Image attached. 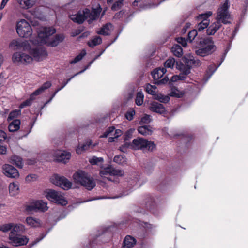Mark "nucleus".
Returning a JSON list of instances; mask_svg holds the SVG:
<instances>
[{
  "label": "nucleus",
  "mask_w": 248,
  "mask_h": 248,
  "mask_svg": "<svg viewBox=\"0 0 248 248\" xmlns=\"http://www.w3.org/2000/svg\"><path fill=\"white\" fill-rule=\"evenodd\" d=\"M85 54H86L85 51H83V52H81L80 54H79V55L77 56L74 58V60H73L72 61H71L70 62V63L71 64H75V63H77L78 62L80 61L83 58V57L85 55Z\"/></svg>",
  "instance_id": "nucleus-48"
},
{
  "label": "nucleus",
  "mask_w": 248,
  "mask_h": 248,
  "mask_svg": "<svg viewBox=\"0 0 248 248\" xmlns=\"http://www.w3.org/2000/svg\"><path fill=\"white\" fill-rule=\"evenodd\" d=\"M101 10V9L100 7L96 9H93L91 11L89 9H85V14L87 15L89 23L98 17Z\"/></svg>",
  "instance_id": "nucleus-20"
},
{
  "label": "nucleus",
  "mask_w": 248,
  "mask_h": 248,
  "mask_svg": "<svg viewBox=\"0 0 248 248\" xmlns=\"http://www.w3.org/2000/svg\"><path fill=\"white\" fill-rule=\"evenodd\" d=\"M170 95L171 96L180 98L182 96V94L177 89H174L172 90L170 93Z\"/></svg>",
  "instance_id": "nucleus-54"
},
{
  "label": "nucleus",
  "mask_w": 248,
  "mask_h": 248,
  "mask_svg": "<svg viewBox=\"0 0 248 248\" xmlns=\"http://www.w3.org/2000/svg\"><path fill=\"white\" fill-rule=\"evenodd\" d=\"M11 162L13 164H15L16 166L20 168L23 167V162L22 158L17 155H13L11 158Z\"/></svg>",
  "instance_id": "nucleus-37"
},
{
  "label": "nucleus",
  "mask_w": 248,
  "mask_h": 248,
  "mask_svg": "<svg viewBox=\"0 0 248 248\" xmlns=\"http://www.w3.org/2000/svg\"><path fill=\"white\" fill-rule=\"evenodd\" d=\"M124 0H118L116 1L112 6L111 9L113 11H117L120 9L123 5Z\"/></svg>",
  "instance_id": "nucleus-44"
},
{
  "label": "nucleus",
  "mask_w": 248,
  "mask_h": 248,
  "mask_svg": "<svg viewBox=\"0 0 248 248\" xmlns=\"http://www.w3.org/2000/svg\"><path fill=\"white\" fill-rule=\"evenodd\" d=\"M171 51L175 56L178 57H181L183 55V49L179 45H173L171 48Z\"/></svg>",
  "instance_id": "nucleus-35"
},
{
  "label": "nucleus",
  "mask_w": 248,
  "mask_h": 248,
  "mask_svg": "<svg viewBox=\"0 0 248 248\" xmlns=\"http://www.w3.org/2000/svg\"><path fill=\"white\" fill-rule=\"evenodd\" d=\"M56 32V30L52 27H42L38 32V36L34 41H31L33 44L41 46L47 43V38Z\"/></svg>",
  "instance_id": "nucleus-4"
},
{
  "label": "nucleus",
  "mask_w": 248,
  "mask_h": 248,
  "mask_svg": "<svg viewBox=\"0 0 248 248\" xmlns=\"http://www.w3.org/2000/svg\"><path fill=\"white\" fill-rule=\"evenodd\" d=\"M21 124L20 121L19 119L13 120L9 123L8 129L10 132H14L18 130L20 128Z\"/></svg>",
  "instance_id": "nucleus-29"
},
{
  "label": "nucleus",
  "mask_w": 248,
  "mask_h": 248,
  "mask_svg": "<svg viewBox=\"0 0 248 248\" xmlns=\"http://www.w3.org/2000/svg\"><path fill=\"white\" fill-rule=\"evenodd\" d=\"M169 81V78L167 77H165L164 78L161 79H159L157 81L155 82V83L157 85H162L167 83Z\"/></svg>",
  "instance_id": "nucleus-55"
},
{
  "label": "nucleus",
  "mask_w": 248,
  "mask_h": 248,
  "mask_svg": "<svg viewBox=\"0 0 248 248\" xmlns=\"http://www.w3.org/2000/svg\"><path fill=\"white\" fill-rule=\"evenodd\" d=\"M229 7V0H225L224 3L218 8L216 21L212 23L207 28L206 30L207 35H214L221 28L222 23L227 24L230 23L228 21L231 16L228 11Z\"/></svg>",
  "instance_id": "nucleus-1"
},
{
  "label": "nucleus",
  "mask_w": 248,
  "mask_h": 248,
  "mask_svg": "<svg viewBox=\"0 0 248 248\" xmlns=\"http://www.w3.org/2000/svg\"><path fill=\"white\" fill-rule=\"evenodd\" d=\"M13 227V223H5L0 225V231L6 233L9 231H11Z\"/></svg>",
  "instance_id": "nucleus-38"
},
{
  "label": "nucleus",
  "mask_w": 248,
  "mask_h": 248,
  "mask_svg": "<svg viewBox=\"0 0 248 248\" xmlns=\"http://www.w3.org/2000/svg\"><path fill=\"white\" fill-rule=\"evenodd\" d=\"M35 206H36L37 211L45 212L48 209L46 202L42 201H36L35 202Z\"/></svg>",
  "instance_id": "nucleus-34"
},
{
  "label": "nucleus",
  "mask_w": 248,
  "mask_h": 248,
  "mask_svg": "<svg viewBox=\"0 0 248 248\" xmlns=\"http://www.w3.org/2000/svg\"><path fill=\"white\" fill-rule=\"evenodd\" d=\"M73 177L76 183L81 184L88 190H92L96 186L94 179L83 170L77 171L73 174Z\"/></svg>",
  "instance_id": "nucleus-3"
},
{
  "label": "nucleus",
  "mask_w": 248,
  "mask_h": 248,
  "mask_svg": "<svg viewBox=\"0 0 248 248\" xmlns=\"http://www.w3.org/2000/svg\"><path fill=\"white\" fill-rule=\"evenodd\" d=\"M100 175L103 182H105L106 181L108 180V165L105 167H101Z\"/></svg>",
  "instance_id": "nucleus-32"
},
{
  "label": "nucleus",
  "mask_w": 248,
  "mask_h": 248,
  "mask_svg": "<svg viewBox=\"0 0 248 248\" xmlns=\"http://www.w3.org/2000/svg\"><path fill=\"white\" fill-rule=\"evenodd\" d=\"M64 38V36L63 34H57L54 38L49 43V45L51 46H56L60 43L62 42Z\"/></svg>",
  "instance_id": "nucleus-33"
},
{
  "label": "nucleus",
  "mask_w": 248,
  "mask_h": 248,
  "mask_svg": "<svg viewBox=\"0 0 248 248\" xmlns=\"http://www.w3.org/2000/svg\"><path fill=\"white\" fill-rule=\"evenodd\" d=\"M82 31V30L80 29H76L71 32V36L73 37L76 36L79 34Z\"/></svg>",
  "instance_id": "nucleus-62"
},
{
  "label": "nucleus",
  "mask_w": 248,
  "mask_h": 248,
  "mask_svg": "<svg viewBox=\"0 0 248 248\" xmlns=\"http://www.w3.org/2000/svg\"><path fill=\"white\" fill-rule=\"evenodd\" d=\"M7 153V148L3 145H0V154L5 155Z\"/></svg>",
  "instance_id": "nucleus-63"
},
{
  "label": "nucleus",
  "mask_w": 248,
  "mask_h": 248,
  "mask_svg": "<svg viewBox=\"0 0 248 248\" xmlns=\"http://www.w3.org/2000/svg\"><path fill=\"white\" fill-rule=\"evenodd\" d=\"M28 52L35 60L38 61L43 60L47 55L46 49L40 46L33 49H31V48Z\"/></svg>",
  "instance_id": "nucleus-13"
},
{
  "label": "nucleus",
  "mask_w": 248,
  "mask_h": 248,
  "mask_svg": "<svg viewBox=\"0 0 248 248\" xmlns=\"http://www.w3.org/2000/svg\"><path fill=\"white\" fill-rule=\"evenodd\" d=\"M122 134V131L120 129H116L114 133H113L112 136H111L113 138V140H114V138H117L119 137Z\"/></svg>",
  "instance_id": "nucleus-59"
},
{
  "label": "nucleus",
  "mask_w": 248,
  "mask_h": 248,
  "mask_svg": "<svg viewBox=\"0 0 248 248\" xmlns=\"http://www.w3.org/2000/svg\"><path fill=\"white\" fill-rule=\"evenodd\" d=\"M151 120V119L150 116L145 115L141 118L140 122L144 124H148L150 122Z\"/></svg>",
  "instance_id": "nucleus-56"
},
{
  "label": "nucleus",
  "mask_w": 248,
  "mask_h": 248,
  "mask_svg": "<svg viewBox=\"0 0 248 248\" xmlns=\"http://www.w3.org/2000/svg\"><path fill=\"white\" fill-rule=\"evenodd\" d=\"M211 15L212 12H208L205 14H202L198 16V19L202 20V21L197 25V29L199 31H202L203 29L208 27L209 24V20L208 18Z\"/></svg>",
  "instance_id": "nucleus-16"
},
{
  "label": "nucleus",
  "mask_w": 248,
  "mask_h": 248,
  "mask_svg": "<svg viewBox=\"0 0 248 248\" xmlns=\"http://www.w3.org/2000/svg\"><path fill=\"white\" fill-rule=\"evenodd\" d=\"M85 54H86L85 51H83V52H81L80 54H79V55L77 56L74 58V60H73L72 61H71L70 62V63L71 64H75V63H77L78 62L80 61L83 58V57L85 55Z\"/></svg>",
  "instance_id": "nucleus-47"
},
{
  "label": "nucleus",
  "mask_w": 248,
  "mask_h": 248,
  "mask_svg": "<svg viewBox=\"0 0 248 248\" xmlns=\"http://www.w3.org/2000/svg\"><path fill=\"white\" fill-rule=\"evenodd\" d=\"M51 86V83L50 81H47L44 83L39 88L33 92L30 96V98L20 104L19 108H24L27 106H30L33 100L35 98V96H37L42 93L45 90L48 89Z\"/></svg>",
  "instance_id": "nucleus-7"
},
{
  "label": "nucleus",
  "mask_w": 248,
  "mask_h": 248,
  "mask_svg": "<svg viewBox=\"0 0 248 248\" xmlns=\"http://www.w3.org/2000/svg\"><path fill=\"white\" fill-rule=\"evenodd\" d=\"M166 72L165 68L156 69L152 73V77L155 81H157L161 78Z\"/></svg>",
  "instance_id": "nucleus-26"
},
{
  "label": "nucleus",
  "mask_w": 248,
  "mask_h": 248,
  "mask_svg": "<svg viewBox=\"0 0 248 248\" xmlns=\"http://www.w3.org/2000/svg\"><path fill=\"white\" fill-rule=\"evenodd\" d=\"M26 210L28 212L37 211L36 206H35V202L27 205L26 206Z\"/></svg>",
  "instance_id": "nucleus-51"
},
{
  "label": "nucleus",
  "mask_w": 248,
  "mask_h": 248,
  "mask_svg": "<svg viewBox=\"0 0 248 248\" xmlns=\"http://www.w3.org/2000/svg\"><path fill=\"white\" fill-rule=\"evenodd\" d=\"M102 42V39L99 36H95L93 39H91L87 43L88 45L91 47H93L95 46L99 45Z\"/></svg>",
  "instance_id": "nucleus-36"
},
{
  "label": "nucleus",
  "mask_w": 248,
  "mask_h": 248,
  "mask_svg": "<svg viewBox=\"0 0 248 248\" xmlns=\"http://www.w3.org/2000/svg\"><path fill=\"white\" fill-rule=\"evenodd\" d=\"M25 231L24 225L21 224L13 223V227L10 231L9 235H13L14 234H21Z\"/></svg>",
  "instance_id": "nucleus-23"
},
{
  "label": "nucleus",
  "mask_w": 248,
  "mask_h": 248,
  "mask_svg": "<svg viewBox=\"0 0 248 248\" xmlns=\"http://www.w3.org/2000/svg\"><path fill=\"white\" fill-rule=\"evenodd\" d=\"M136 239L130 235H127L123 242V247L124 248H130L132 247L135 244Z\"/></svg>",
  "instance_id": "nucleus-30"
},
{
  "label": "nucleus",
  "mask_w": 248,
  "mask_h": 248,
  "mask_svg": "<svg viewBox=\"0 0 248 248\" xmlns=\"http://www.w3.org/2000/svg\"><path fill=\"white\" fill-rule=\"evenodd\" d=\"M199 45V48L195 52L197 55L201 57H205L212 54L216 49L212 38L210 37L200 40Z\"/></svg>",
  "instance_id": "nucleus-2"
},
{
  "label": "nucleus",
  "mask_w": 248,
  "mask_h": 248,
  "mask_svg": "<svg viewBox=\"0 0 248 248\" xmlns=\"http://www.w3.org/2000/svg\"><path fill=\"white\" fill-rule=\"evenodd\" d=\"M135 115V111L133 108H130L126 112L124 116L125 118L128 121L133 120L134 116Z\"/></svg>",
  "instance_id": "nucleus-40"
},
{
  "label": "nucleus",
  "mask_w": 248,
  "mask_h": 248,
  "mask_svg": "<svg viewBox=\"0 0 248 248\" xmlns=\"http://www.w3.org/2000/svg\"><path fill=\"white\" fill-rule=\"evenodd\" d=\"M8 239L9 243L15 247L26 245L29 240V239L26 236L21 234L9 235Z\"/></svg>",
  "instance_id": "nucleus-9"
},
{
  "label": "nucleus",
  "mask_w": 248,
  "mask_h": 248,
  "mask_svg": "<svg viewBox=\"0 0 248 248\" xmlns=\"http://www.w3.org/2000/svg\"><path fill=\"white\" fill-rule=\"evenodd\" d=\"M85 54H86L85 51H83V52H81L80 54H79V55L77 56L74 58V60H73L72 61H71L70 62V63L71 64H75V63H77L78 62L80 61L83 58V57L85 55Z\"/></svg>",
  "instance_id": "nucleus-46"
},
{
  "label": "nucleus",
  "mask_w": 248,
  "mask_h": 248,
  "mask_svg": "<svg viewBox=\"0 0 248 248\" xmlns=\"http://www.w3.org/2000/svg\"><path fill=\"white\" fill-rule=\"evenodd\" d=\"M181 72L179 75L173 76L171 79V82H175L178 80H184L186 79V76L190 72L189 68H185L184 65H181V67L179 68Z\"/></svg>",
  "instance_id": "nucleus-19"
},
{
  "label": "nucleus",
  "mask_w": 248,
  "mask_h": 248,
  "mask_svg": "<svg viewBox=\"0 0 248 248\" xmlns=\"http://www.w3.org/2000/svg\"><path fill=\"white\" fill-rule=\"evenodd\" d=\"M114 162L118 164H123L124 161V159L121 155H118L115 156L113 159Z\"/></svg>",
  "instance_id": "nucleus-53"
},
{
  "label": "nucleus",
  "mask_w": 248,
  "mask_h": 248,
  "mask_svg": "<svg viewBox=\"0 0 248 248\" xmlns=\"http://www.w3.org/2000/svg\"><path fill=\"white\" fill-rule=\"evenodd\" d=\"M2 169L3 174L8 177L17 178L19 176L18 170L11 165L4 164Z\"/></svg>",
  "instance_id": "nucleus-15"
},
{
  "label": "nucleus",
  "mask_w": 248,
  "mask_h": 248,
  "mask_svg": "<svg viewBox=\"0 0 248 248\" xmlns=\"http://www.w3.org/2000/svg\"><path fill=\"white\" fill-rule=\"evenodd\" d=\"M115 130V128L114 126L109 127V142L114 141L111 136H112L113 133H114Z\"/></svg>",
  "instance_id": "nucleus-58"
},
{
  "label": "nucleus",
  "mask_w": 248,
  "mask_h": 248,
  "mask_svg": "<svg viewBox=\"0 0 248 248\" xmlns=\"http://www.w3.org/2000/svg\"><path fill=\"white\" fill-rule=\"evenodd\" d=\"M28 51H21L14 53L12 57L14 63L27 64L31 63L33 60L32 56L27 53Z\"/></svg>",
  "instance_id": "nucleus-8"
},
{
  "label": "nucleus",
  "mask_w": 248,
  "mask_h": 248,
  "mask_svg": "<svg viewBox=\"0 0 248 248\" xmlns=\"http://www.w3.org/2000/svg\"><path fill=\"white\" fill-rule=\"evenodd\" d=\"M6 138V133L4 131L0 130V141H4Z\"/></svg>",
  "instance_id": "nucleus-60"
},
{
  "label": "nucleus",
  "mask_w": 248,
  "mask_h": 248,
  "mask_svg": "<svg viewBox=\"0 0 248 248\" xmlns=\"http://www.w3.org/2000/svg\"><path fill=\"white\" fill-rule=\"evenodd\" d=\"M20 7L24 9H28L32 7L37 0H16Z\"/></svg>",
  "instance_id": "nucleus-24"
},
{
  "label": "nucleus",
  "mask_w": 248,
  "mask_h": 248,
  "mask_svg": "<svg viewBox=\"0 0 248 248\" xmlns=\"http://www.w3.org/2000/svg\"><path fill=\"white\" fill-rule=\"evenodd\" d=\"M46 197L48 200L62 205H65L67 203L65 198L60 193L54 190H49L46 193Z\"/></svg>",
  "instance_id": "nucleus-10"
},
{
  "label": "nucleus",
  "mask_w": 248,
  "mask_h": 248,
  "mask_svg": "<svg viewBox=\"0 0 248 248\" xmlns=\"http://www.w3.org/2000/svg\"><path fill=\"white\" fill-rule=\"evenodd\" d=\"M177 41L178 43L181 44L184 47H185L187 45V40L185 38L183 37H179L177 39Z\"/></svg>",
  "instance_id": "nucleus-57"
},
{
  "label": "nucleus",
  "mask_w": 248,
  "mask_h": 248,
  "mask_svg": "<svg viewBox=\"0 0 248 248\" xmlns=\"http://www.w3.org/2000/svg\"><path fill=\"white\" fill-rule=\"evenodd\" d=\"M157 99L160 102L166 103L169 101L170 97L168 96H164L162 94H160L157 96Z\"/></svg>",
  "instance_id": "nucleus-52"
},
{
  "label": "nucleus",
  "mask_w": 248,
  "mask_h": 248,
  "mask_svg": "<svg viewBox=\"0 0 248 248\" xmlns=\"http://www.w3.org/2000/svg\"><path fill=\"white\" fill-rule=\"evenodd\" d=\"M9 191L10 195L12 196H15L19 193V187L16 182L10 183L9 185Z\"/></svg>",
  "instance_id": "nucleus-27"
},
{
  "label": "nucleus",
  "mask_w": 248,
  "mask_h": 248,
  "mask_svg": "<svg viewBox=\"0 0 248 248\" xmlns=\"http://www.w3.org/2000/svg\"><path fill=\"white\" fill-rule=\"evenodd\" d=\"M144 95L141 92H138L137 93L135 103L138 106H141L143 102Z\"/></svg>",
  "instance_id": "nucleus-39"
},
{
  "label": "nucleus",
  "mask_w": 248,
  "mask_h": 248,
  "mask_svg": "<svg viewBox=\"0 0 248 248\" xmlns=\"http://www.w3.org/2000/svg\"><path fill=\"white\" fill-rule=\"evenodd\" d=\"M97 143H94L92 144V141L91 140H89L87 141L86 143L82 145L81 146H78L76 152L78 154H81L83 151L89 149V148H93L95 147Z\"/></svg>",
  "instance_id": "nucleus-25"
},
{
  "label": "nucleus",
  "mask_w": 248,
  "mask_h": 248,
  "mask_svg": "<svg viewBox=\"0 0 248 248\" xmlns=\"http://www.w3.org/2000/svg\"><path fill=\"white\" fill-rule=\"evenodd\" d=\"M197 35V31L196 30H193L189 31L188 34L187 41L191 43Z\"/></svg>",
  "instance_id": "nucleus-45"
},
{
  "label": "nucleus",
  "mask_w": 248,
  "mask_h": 248,
  "mask_svg": "<svg viewBox=\"0 0 248 248\" xmlns=\"http://www.w3.org/2000/svg\"><path fill=\"white\" fill-rule=\"evenodd\" d=\"M21 114V110L20 109H16L11 111L7 118V120L10 121L13 120L15 118L17 117Z\"/></svg>",
  "instance_id": "nucleus-41"
},
{
  "label": "nucleus",
  "mask_w": 248,
  "mask_h": 248,
  "mask_svg": "<svg viewBox=\"0 0 248 248\" xmlns=\"http://www.w3.org/2000/svg\"><path fill=\"white\" fill-rule=\"evenodd\" d=\"M185 68H189V71L192 67H198L202 64V62L198 59L194 57L193 55H187L184 57Z\"/></svg>",
  "instance_id": "nucleus-14"
},
{
  "label": "nucleus",
  "mask_w": 248,
  "mask_h": 248,
  "mask_svg": "<svg viewBox=\"0 0 248 248\" xmlns=\"http://www.w3.org/2000/svg\"><path fill=\"white\" fill-rule=\"evenodd\" d=\"M175 60L173 58H169L164 63L165 68H172L175 64Z\"/></svg>",
  "instance_id": "nucleus-42"
},
{
  "label": "nucleus",
  "mask_w": 248,
  "mask_h": 248,
  "mask_svg": "<svg viewBox=\"0 0 248 248\" xmlns=\"http://www.w3.org/2000/svg\"><path fill=\"white\" fill-rule=\"evenodd\" d=\"M37 178V176L35 174H31L29 175H28L26 177V180L27 181H31V180L36 179Z\"/></svg>",
  "instance_id": "nucleus-64"
},
{
  "label": "nucleus",
  "mask_w": 248,
  "mask_h": 248,
  "mask_svg": "<svg viewBox=\"0 0 248 248\" xmlns=\"http://www.w3.org/2000/svg\"><path fill=\"white\" fill-rule=\"evenodd\" d=\"M26 222L27 225L31 227H38L40 226L39 219L33 218L31 217H28L26 218Z\"/></svg>",
  "instance_id": "nucleus-31"
},
{
  "label": "nucleus",
  "mask_w": 248,
  "mask_h": 248,
  "mask_svg": "<svg viewBox=\"0 0 248 248\" xmlns=\"http://www.w3.org/2000/svg\"><path fill=\"white\" fill-rule=\"evenodd\" d=\"M124 175V171L120 169L112 168L109 165V182L118 183L119 182V177Z\"/></svg>",
  "instance_id": "nucleus-17"
},
{
  "label": "nucleus",
  "mask_w": 248,
  "mask_h": 248,
  "mask_svg": "<svg viewBox=\"0 0 248 248\" xmlns=\"http://www.w3.org/2000/svg\"><path fill=\"white\" fill-rule=\"evenodd\" d=\"M138 130L140 134L144 136L151 135L153 133L152 127L149 125L140 126Z\"/></svg>",
  "instance_id": "nucleus-28"
},
{
  "label": "nucleus",
  "mask_w": 248,
  "mask_h": 248,
  "mask_svg": "<svg viewBox=\"0 0 248 248\" xmlns=\"http://www.w3.org/2000/svg\"><path fill=\"white\" fill-rule=\"evenodd\" d=\"M108 24L107 23L105 26L102 28L100 30L97 32L98 34L107 35L108 34Z\"/></svg>",
  "instance_id": "nucleus-50"
},
{
  "label": "nucleus",
  "mask_w": 248,
  "mask_h": 248,
  "mask_svg": "<svg viewBox=\"0 0 248 248\" xmlns=\"http://www.w3.org/2000/svg\"><path fill=\"white\" fill-rule=\"evenodd\" d=\"M71 19L75 22L82 23L85 19H88L87 15L85 14V9L79 11L76 15L71 16Z\"/></svg>",
  "instance_id": "nucleus-21"
},
{
  "label": "nucleus",
  "mask_w": 248,
  "mask_h": 248,
  "mask_svg": "<svg viewBox=\"0 0 248 248\" xmlns=\"http://www.w3.org/2000/svg\"><path fill=\"white\" fill-rule=\"evenodd\" d=\"M54 155L55 156L57 161L64 163H66L71 156V154L69 152L61 150L55 151Z\"/></svg>",
  "instance_id": "nucleus-18"
},
{
  "label": "nucleus",
  "mask_w": 248,
  "mask_h": 248,
  "mask_svg": "<svg viewBox=\"0 0 248 248\" xmlns=\"http://www.w3.org/2000/svg\"><path fill=\"white\" fill-rule=\"evenodd\" d=\"M131 144V143H125L124 145H123L121 147H120L121 150L123 152H125L126 151V149L127 148H131V145H128V144Z\"/></svg>",
  "instance_id": "nucleus-61"
},
{
  "label": "nucleus",
  "mask_w": 248,
  "mask_h": 248,
  "mask_svg": "<svg viewBox=\"0 0 248 248\" xmlns=\"http://www.w3.org/2000/svg\"><path fill=\"white\" fill-rule=\"evenodd\" d=\"M10 47L13 50H22L28 51L30 50L31 46L27 41L14 40L10 44Z\"/></svg>",
  "instance_id": "nucleus-12"
},
{
  "label": "nucleus",
  "mask_w": 248,
  "mask_h": 248,
  "mask_svg": "<svg viewBox=\"0 0 248 248\" xmlns=\"http://www.w3.org/2000/svg\"><path fill=\"white\" fill-rule=\"evenodd\" d=\"M149 108L151 111L161 114H164L166 112L165 108L163 105L157 102H152Z\"/></svg>",
  "instance_id": "nucleus-22"
},
{
  "label": "nucleus",
  "mask_w": 248,
  "mask_h": 248,
  "mask_svg": "<svg viewBox=\"0 0 248 248\" xmlns=\"http://www.w3.org/2000/svg\"><path fill=\"white\" fill-rule=\"evenodd\" d=\"M16 30L21 37L28 38L32 34V29L30 24L25 19H21L16 23Z\"/></svg>",
  "instance_id": "nucleus-6"
},
{
  "label": "nucleus",
  "mask_w": 248,
  "mask_h": 248,
  "mask_svg": "<svg viewBox=\"0 0 248 248\" xmlns=\"http://www.w3.org/2000/svg\"><path fill=\"white\" fill-rule=\"evenodd\" d=\"M156 87L155 86L151 85L150 84H148L146 85L145 89L146 91L150 94L155 95V94Z\"/></svg>",
  "instance_id": "nucleus-43"
},
{
  "label": "nucleus",
  "mask_w": 248,
  "mask_h": 248,
  "mask_svg": "<svg viewBox=\"0 0 248 248\" xmlns=\"http://www.w3.org/2000/svg\"><path fill=\"white\" fill-rule=\"evenodd\" d=\"M128 145H131V148L134 150H147L149 151H153L156 148L154 142L148 141L141 138L134 139L132 144H128Z\"/></svg>",
  "instance_id": "nucleus-5"
},
{
  "label": "nucleus",
  "mask_w": 248,
  "mask_h": 248,
  "mask_svg": "<svg viewBox=\"0 0 248 248\" xmlns=\"http://www.w3.org/2000/svg\"><path fill=\"white\" fill-rule=\"evenodd\" d=\"M51 182L55 185L64 190H68L72 186V183L65 177L58 175H54L51 178Z\"/></svg>",
  "instance_id": "nucleus-11"
},
{
  "label": "nucleus",
  "mask_w": 248,
  "mask_h": 248,
  "mask_svg": "<svg viewBox=\"0 0 248 248\" xmlns=\"http://www.w3.org/2000/svg\"><path fill=\"white\" fill-rule=\"evenodd\" d=\"M103 161V158L95 156H93L89 159V162L92 165H98L99 163H102Z\"/></svg>",
  "instance_id": "nucleus-49"
}]
</instances>
